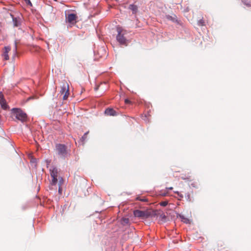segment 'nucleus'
Returning a JSON list of instances; mask_svg holds the SVG:
<instances>
[{"mask_svg": "<svg viewBox=\"0 0 251 251\" xmlns=\"http://www.w3.org/2000/svg\"><path fill=\"white\" fill-rule=\"evenodd\" d=\"M175 193L177 194L178 196H179L180 197L182 198L183 196L182 195H180L178 191L175 192Z\"/></svg>", "mask_w": 251, "mask_h": 251, "instance_id": "obj_25", "label": "nucleus"}, {"mask_svg": "<svg viewBox=\"0 0 251 251\" xmlns=\"http://www.w3.org/2000/svg\"><path fill=\"white\" fill-rule=\"evenodd\" d=\"M58 185L60 186V187H61V185L63 184V182H64V180H63V178L61 177H58Z\"/></svg>", "mask_w": 251, "mask_h": 251, "instance_id": "obj_16", "label": "nucleus"}, {"mask_svg": "<svg viewBox=\"0 0 251 251\" xmlns=\"http://www.w3.org/2000/svg\"><path fill=\"white\" fill-rule=\"evenodd\" d=\"M133 214L135 217L144 219L150 217L151 215V213L148 210L141 211L140 210H136L133 211Z\"/></svg>", "mask_w": 251, "mask_h": 251, "instance_id": "obj_5", "label": "nucleus"}, {"mask_svg": "<svg viewBox=\"0 0 251 251\" xmlns=\"http://www.w3.org/2000/svg\"><path fill=\"white\" fill-rule=\"evenodd\" d=\"M25 1H26L27 0H24Z\"/></svg>", "mask_w": 251, "mask_h": 251, "instance_id": "obj_30", "label": "nucleus"}, {"mask_svg": "<svg viewBox=\"0 0 251 251\" xmlns=\"http://www.w3.org/2000/svg\"><path fill=\"white\" fill-rule=\"evenodd\" d=\"M13 21H14V25L15 26H19V23L18 22L17 20L16 19H13Z\"/></svg>", "mask_w": 251, "mask_h": 251, "instance_id": "obj_22", "label": "nucleus"}, {"mask_svg": "<svg viewBox=\"0 0 251 251\" xmlns=\"http://www.w3.org/2000/svg\"><path fill=\"white\" fill-rule=\"evenodd\" d=\"M129 8L134 13H135L137 11V10H138L137 6L136 5H133V4L129 5Z\"/></svg>", "mask_w": 251, "mask_h": 251, "instance_id": "obj_12", "label": "nucleus"}, {"mask_svg": "<svg viewBox=\"0 0 251 251\" xmlns=\"http://www.w3.org/2000/svg\"><path fill=\"white\" fill-rule=\"evenodd\" d=\"M0 104L3 109H6L7 108V105L6 104L5 100L4 99L3 95L1 92H0Z\"/></svg>", "mask_w": 251, "mask_h": 251, "instance_id": "obj_8", "label": "nucleus"}, {"mask_svg": "<svg viewBox=\"0 0 251 251\" xmlns=\"http://www.w3.org/2000/svg\"><path fill=\"white\" fill-rule=\"evenodd\" d=\"M60 94L63 95V99L64 100H66L68 99L69 95V86L67 82L64 81L62 82Z\"/></svg>", "mask_w": 251, "mask_h": 251, "instance_id": "obj_4", "label": "nucleus"}, {"mask_svg": "<svg viewBox=\"0 0 251 251\" xmlns=\"http://www.w3.org/2000/svg\"><path fill=\"white\" fill-rule=\"evenodd\" d=\"M12 111L14 113L15 116L17 119L24 122L27 120V115L20 109L13 108Z\"/></svg>", "mask_w": 251, "mask_h": 251, "instance_id": "obj_3", "label": "nucleus"}, {"mask_svg": "<svg viewBox=\"0 0 251 251\" xmlns=\"http://www.w3.org/2000/svg\"><path fill=\"white\" fill-rule=\"evenodd\" d=\"M198 24L199 26H204L205 25V22L203 19H201L198 21Z\"/></svg>", "mask_w": 251, "mask_h": 251, "instance_id": "obj_18", "label": "nucleus"}, {"mask_svg": "<svg viewBox=\"0 0 251 251\" xmlns=\"http://www.w3.org/2000/svg\"><path fill=\"white\" fill-rule=\"evenodd\" d=\"M168 204V201H164L160 202V205L163 206H166Z\"/></svg>", "mask_w": 251, "mask_h": 251, "instance_id": "obj_21", "label": "nucleus"}, {"mask_svg": "<svg viewBox=\"0 0 251 251\" xmlns=\"http://www.w3.org/2000/svg\"><path fill=\"white\" fill-rule=\"evenodd\" d=\"M129 223L128 218H123L122 221V224L124 225H127Z\"/></svg>", "mask_w": 251, "mask_h": 251, "instance_id": "obj_17", "label": "nucleus"}, {"mask_svg": "<svg viewBox=\"0 0 251 251\" xmlns=\"http://www.w3.org/2000/svg\"><path fill=\"white\" fill-rule=\"evenodd\" d=\"M181 178L185 180L189 181L191 180V176L189 174H188L187 175H182L181 176Z\"/></svg>", "mask_w": 251, "mask_h": 251, "instance_id": "obj_11", "label": "nucleus"}, {"mask_svg": "<svg viewBox=\"0 0 251 251\" xmlns=\"http://www.w3.org/2000/svg\"><path fill=\"white\" fill-rule=\"evenodd\" d=\"M4 50H5L3 52V56L4 59L6 60H7L9 59V55H8V52L11 50V48L9 46L5 47Z\"/></svg>", "mask_w": 251, "mask_h": 251, "instance_id": "obj_10", "label": "nucleus"}, {"mask_svg": "<svg viewBox=\"0 0 251 251\" xmlns=\"http://www.w3.org/2000/svg\"><path fill=\"white\" fill-rule=\"evenodd\" d=\"M136 200L141 201H148V200L145 197L137 196L136 198Z\"/></svg>", "mask_w": 251, "mask_h": 251, "instance_id": "obj_13", "label": "nucleus"}, {"mask_svg": "<svg viewBox=\"0 0 251 251\" xmlns=\"http://www.w3.org/2000/svg\"><path fill=\"white\" fill-rule=\"evenodd\" d=\"M161 217L162 218H166V216H165V215L164 214L161 215Z\"/></svg>", "mask_w": 251, "mask_h": 251, "instance_id": "obj_28", "label": "nucleus"}, {"mask_svg": "<svg viewBox=\"0 0 251 251\" xmlns=\"http://www.w3.org/2000/svg\"><path fill=\"white\" fill-rule=\"evenodd\" d=\"M55 150L58 156L62 159H64L68 156L67 147L63 144H58L56 145Z\"/></svg>", "mask_w": 251, "mask_h": 251, "instance_id": "obj_2", "label": "nucleus"}, {"mask_svg": "<svg viewBox=\"0 0 251 251\" xmlns=\"http://www.w3.org/2000/svg\"><path fill=\"white\" fill-rule=\"evenodd\" d=\"M180 218L181 220V221L183 223L186 224L189 223V220L188 218L184 217V216H180Z\"/></svg>", "mask_w": 251, "mask_h": 251, "instance_id": "obj_14", "label": "nucleus"}, {"mask_svg": "<svg viewBox=\"0 0 251 251\" xmlns=\"http://www.w3.org/2000/svg\"><path fill=\"white\" fill-rule=\"evenodd\" d=\"M99 87V86H97V87H95V90L96 91H97V90L98 89Z\"/></svg>", "mask_w": 251, "mask_h": 251, "instance_id": "obj_29", "label": "nucleus"}, {"mask_svg": "<svg viewBox=\"0 0 251 251\" xmlns=\"http://www.w3.org/2000/svg\"><path fill=\"white\" fill-rule=\"evenodd\" d=\"M116 28L118 32L116 36L117 41L120 45L126 46L127 45V40L125 36L126 34V31L119 26H117Z\"/></svg>", "mask_w": 251, "mask_h": 251, "instance_id": "obj_1", "label": "nucleus"}, {"mask_svg": "<svg viewBox=\"0 0 251 251\" xmlns=\"http://www.w3.org/2000/svg\"><path fill=\"white\" fill-rule=\"evenodd\" d=\"M88 132H86L84 135L83 136L81 137V140L82 142H84L85 140L87 138V135L88 134Z\"/></svg>", "mask_w": 251, "mask_h": 251, "instance_id": "obj_19", "label": "nucleus"}, {"mask_svg": "<svg viewBox=\"0 0 251 251\" xmlns=\"http://www.w3.org/2000/svg\"><path fill=\"white\" fill-rule=\"evenodd\" d=\"M17 42L16 41L15 42V47H14V54L15 55L17 53Z\"/></svg>", "mask_w": 251, "mask_h": 251, "instance_id": "obj_20", "label": "nucleus"}, {"mask_svg": "<svg viewBox=\"0 0 251 251\" xmlns=\"http://www.w3.org/2000/svg\"><path fill=\"white\" fill-rule=\"evenodd\" d=\"M77 16L75 14H70L67 17V22L70 24H74L75 23Z\"/></svg>", "mask_w": 251, "mask_h": 251, "instance_id": "obj_7", "label": "nucleus"}, {"mask_svg": "<svg viewBox=\"0 0 251 251\" xmlns=\"http://www.w3.org/2000/svg\"><path fill=\"white\" fill-rule=\"evenodd\" d=\"M167 189H168V190H173V188L172 187H167L166 188Z\"/></svg>", "mask_w": 251, "mask_h": 251, "instance_id": "obj_26", "label": "nucleus"}, {"mask_svg": "<svg viewBox=\"0 0 251 251\" xmlns=\"http://www.w3.org/2000/svg\"><path fill=\"white\" fill-rule=\"evenodd\" d=\"M105 114L108 116H115L117 115L116 111L112 108L106 109L105 110Z\"/></svg>", "mask_w": 251, "mask_h": 251, "instance_id": "obj_9", "label": "nucleus"}, {"mask_svg": "<svg viewBox=\"0 0 251 251\" xmlns=\"http://www.w3.org/2000/svg\"><path fill=\"white\" fill-rule=\"evenodd\" d=\"M125 102L126 104H128L130 103V101L128 99H126Z\"/></svg>", "mask_w": 251, "mask_h": 251, "instance_id": "obj_24", "label": "nucleus"}, {"mask_svg": "<svg viewBox=\"0 0 251 251\" xmlns=\"http://www.w3.org/2000/svg\"><path fill=\"white\" fill-rule=\"evenodd\" d=\"M58 191H59V193H61V187H60V186H59Z\"/></svg>", "mask_w": 251, "mask_h": 251, "instance_id": "obj_27", "label": "nucleus"}, {"mask_svg": "<svg viewBox=\"0 0 251 251\" xmlns=\"http://www.w3.org/2000/svg\"><path fill=\"white\" fill-rule=\"evenodd\" d=\"M242 1L247 6H251V0H242Z\"/></svg>", "mask_w": 251, "mask_h": 251, "instance_id": "obj_15", "label": "nucleus"}, {"mask_svg": "<svg viewBox=\"0 0 251 251\" xmlns=\"http://www.w3.org/2000/svg\"><path fill=\"white\" fill-rule=\"evenodd\" d=\"M26 3L28 5H29L30 6H32V3L30 0H27L26 1H25Z\"/></svg>", "mask_w": 251, "mask_h": 251, "instance_id": "obj_23", "label": "nucleus"}, {"mask_svg": "<svg viewBox=\"0 0 251 251\" xmlns=\"http://www.w3.org/2000/svg\"><path fill=\"white\" fill-rule=\"evenodd\" d=\"M50 176L51 177V184L52 185H55L58 182V170L56 168H53L52 169H50Z\"/></svg>", "mask_w": 251, "mask_h": 251, "instance_id": "obj_6", "label": "nucleus"}]
</instances>
